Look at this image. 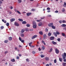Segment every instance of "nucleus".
I'll return each mask as SVG.
<instances>
[{
    "label": "nucleus",
    "instance_id": "0e129e2a",
    "mask_svg": "<svg viewBox=\"0 0 66 66\" xmlns=\"http://www.w3.org/2000/svg\"><path fill=\"white\" fill-rule=\"evenodd\" d=\"M19 56L20 57L21 56V54H19Z\"/></svg>",
    "mask_w": 66,
    "mask_h": 66
},
{
    "label": "nucleus",
    "instance_id": "f704fd0d",
    "mask_svg": "<svg viewBox=\"0 0 66 66\" xmlns=\"http://www.w3.org/2000/svg\"><path fill=\"white\" fill-rule=\"evenodd\" d=\"M62 57L63 58V60L64 59H66V57L65 56H64V55L62 56Z\"/></svg>",
    "mask_w": 66,
    "mask_h": 66
},
{
    "label": "nucleus",
    "instance_id": "9b49d317",
    "mask_svg": "<svg viewBox=\"0 0 66 66\" xmlns=\"http://www.w3.org/2000/svg\"><path fill=\"white\" fill-rule=\"evenodd\" d=\"M11 61L12 62H15V60L14 59H13L11 60Z\"/></svg>",
    "mask_w": 66,
    "mask_h": 66
},
{
    "label": "nucleus",
    "instance_id": "393cba45",
    "mask_svg": "<svg viewBox=\"0 0 66 66\" xmlns=\"http://www.w3.org/2000/svg\"><path fill=\"white\" fill-rule=\"evenodd\" d=\"M61 34L62 36H64V37L65 36V34L64 33H62Z\"/></svg>",
    "mask_w": 66,
    "mask_h": 66
},
{
    "label": "nucleus",
    "instance_id": "4468645a",
    "mask_svg": "<svg viewBox=\"0 0 66 66\" xmlns=\"http://www.w3.org/2000/svg\"><path fill=\"white\" fill-rule=\"evenodd\" d=\"M53 34L54 35H55V37H57V35L56 34V32H54L53 33Z\"/></svg>",
    "mask_w": 66,
    "mask_h": 66
},
{
    "label": "nucleus",
    "instance_id": "a19ab883",
    "mask_svg": "<svg viewBox=\"0 0 66 66\" xmlns=\"http://www.w3.org/2000/svg\"><path fill=\"white\" fill-rule=\"evenodd\" d=\"M56 34H57V35H59L60 34V32L58 31L56 32Z\"/></svg>",
    "mask_w": 66,
    "mask_h": 66
},
{
    "label": "nucleus",
    "instance_id": "338daca9",
    "mask_svg": "<svg viewBox=\"0 0 66 66\" xmlns=\"http://www.w3.org/2000/svg\"><path fill=\"white\" fill-rule=\"evenodd\" d=\"M64 30H66V27H64L63 28Z\"/></svg>",
    "mask_w": 66,
    "mask_h": 66
},
{
    "label": "nucleus",
    "instance_id": "20e7f679",
    "mask_svg": "<svg viewBox=\"0 0 66 66\" xmlns=\"http://www.w3.org/2000/svg\"><path fill=\"white\" fill-rule=\"evenodd\" d=\"M37 37V35H34L31 38L32 39H34V38H36V37Z\"/></svg>",
    "mask_w": 66,
    "mask_h": 66
},
{
    "label": "nucleus",
    "instance_id": "f8f14e48",
    "mask_svg": "<svg viewBox=\"0 0 66 66\" xmlns=\"http://www.w3.org/2000/svg\"><path fill=\"white\" fill-rule=\"evenodd\" d=\"M9 42V40H5L4 41V42L5 43H7Z\"/></svg>",
    "mask_w": 66,
    "mask_h": 66
},
{
    "label": "nucleus",
    "instance_id": "0eeeda50",
    "mask_svg": "<svg viewBox=\"0 0 66 66\" xmlns=\"http://www.w3.org/2000/svg\"><path fill=\"white\" fill-rule=\"evenodd\" d=\"M31 13H27L26 15L28 16H29L31 15Z\"/></svg>",
    "mask_w": 66,
    "mask_h": 66
},
{
    "label": "nucleus",
    "instance_id": "c85d7f7f",
    "mask_svg": "<svg viewBox=\"0 0 66 66\" xmlns=\"http://www.w3.org/2000/svg\"><path fill=\"white\" fill-rule=\"evenodd\" d=\"M40 56L41 57H45V55H44L41 54L40 55Z\"/></svg>",
    "mask_w": 66,
    "mask_h": 66
},
{
    "label": "nucleus",
    "instance_id": "9d476101",
    "mask_svg": "<svg viewBox=\"0 0 66 66\" xmlns=\"http://www.w3.org/2000/svg\"><path fill=\"white\" fill-rule=\"evenodd\" d=\"M52 43L53 45H56V42H55L53 41H52Z\"/></svg>",
    "mask_w": 66,
    "mask_h": 66
},
{
    "label": "nucleus",
    "instance_id": "58836bf2",
    "mask_svg": "<svg viewBox=\"0 0 66 66\" xmlns=\"http://www.w3.org/2000/svg\"><path fill=\"white\" fill-rule=\"evenodd\" d=\"M25 31H29V29L28 28H25Z\"/></svg>",
    "mask_w": 66,
    "mask_h": 66
},
{
    "label": "nucleus",
    "instance_id": "13d9d810",
    "mask_svg": "<svg viewBox=\"0 0 66 66\" xmlns=\"http://www.w3.org/2000/svg\"><path fill=\"white\" fill-rule=\"evenodd\" d=\"M63 61L65 62H66V59H63Z\"/></svg>",
    "mask_w": 66,
    "mask_h": 66
},
{
    "label": "nucleus",
    "instance_id": "2f4dec72",
    "mask_svg": "<svg viewBox=\"0 0 66 66\" xmlns=\"http://www.w3.org/2000/svg\"><path fill=\"white\" fill-rule=\"evenodd\" d=\"M21 37H24V34H22L21 35Z\"/></svg>",
    "mask_w": 66,
    "mask_h": 66
},
{
    "label": "nucleus",
    "instance_id": "f257e3e1",
    "mask_svg": "<svg viewBox=\"0 0 66 66\" xmlns=\"http://www.w3.org/2000/svg\"><path fill=\"white\" fill-rule=\"evenodd\" d=\"M33 28H34V29H36L37 25L35 21H33Z\"/></svg>",
    "mask_w": 66,
    "mask_h": 66
},
{
    "label": "nucleus",
    "instance_id": "774afa93",
    "mask_svg": "<svg viewBox=\"0 0 66 66\" xmlns=\"http://www.w3.org/2000/svg\"><path fill=\"white\" fill-rule=\"evenodd\" d=\"M46 66H49V65L48 64H47L46 65Z\"/></svg>",
    "mask_w": 66,
    "mask_h": 66
},
{
    "label": "nucleus",
    "instance_id": "864d4df0",
    "mask_svg": "<svg viewBox=\"0 0 66 66\" xmlns=\"http://www.w3.org/2000/svg\"><path fill=\"white\" fill-rule=\"evenodd\" d=\"M60 23H62V20H60L59 21Z\"/></svg>",
    "mask_w": 66,
    "mask_h": 66
},
{
    "label": "nucleus",
    "instance_id": "473e14b6",
    "mask_svg": "<svg viewBox=\"0 0 66 66\" xmlns=\"http://www.w3.org/2000/svg\"><path fill=\"white\" fill-rule=\"evenodd\" d=\"M4 29V27L3 26H2L1 27V30H2Z\"/></svg>",
    "mask_w": 66,
    "mask_h": 66
},
{
    "label": "nucleus",
    "instance_id": "423d86ee",
    "mask_svg": "<svg viewBox=\"0 0 66 66\" xmlns=\"http://www.w3.org/2000/svg\"><path fill=\"white\" fill-rule=\"evenodd\" d=\"M14 24L15 26H17V27H18V26H19V24H18V23L17 22H15L14 23Z\"/></svg>",
    "mask_w": 66,
    "mask_h": 66
},
{
    "label": "nucleus",
    "instance_id": "ea45409f",
    "mask_svg": "<svg viewBox=\"0 0 66 66\" xmlns=\"http://www.w3.org/2000/svg\"><path fill=\"white\" fill-rule=\"evenodd\" d=\"M48 36H50L51 35V34L50 32H49L48 34Z\"/></svg>",
    "mask_w": 66,
    "mask_h": 66
},
{
    "label": "nucleus",
    "instance_id": "7ed1b4c3",
    "mask_svg": "<svg viewBox=\"0 0 66 66\" xmlns=\"http://www.w3.org/2000/svg\"><path fill=\"white\" fill-rule=\"evenodd\" d=\"M48 26L49 27H51L52 26H53V23H50L48 24Z\"/></svg>",
    "mask_w": 66,
    "mask_h": 66
},
{
    "label": "nucleus",
    "instance_id": "37998d69",
    "mask_svg": "<svg viewBox=\"0 0 66 66\" xmlns=\"http://www.w3.org/2000/svg\"><path fill=\"white\" fill-rule=\"evenodd\" d=\"M65 11V9H63L62 10V12H64Z\"/></svg>",
    "mask_w": 66,
    "mask_h": 66
},
{
    "label": "nucleus",
    "instance_id": "dca6fc26",
    "mask_svg": "<svg viewBox=\"0 0 66 66\" xmlns=\"http://www.w3.org/2000/svg\"><path fill=\"white\" fill-rule=\"evenodd\" d=\"M22 24H26L27 23V22L26 21H23L22 22Z\"/></svg>",
    "mask_w": 66,
    "mask_h": 66
},
{
    "label": "nucleus",
    "instance_id": "6e6552de",
    "mask_svg": "<svg viewBox=\"0 0 66 66\" xmlns=\"http://www.w3.org/2000/svg\"><path fill=\"white\" fill-rule=\"evenodd\" d=\"M10 20L11 21V22H13V21H15V19L14 18H12Z\"/></svg>",
    "mask_w": 66,
    "mask_h": 66
},
{
    "label": "nucleus",
    "instance_id": "5fc2aeb1",
    "mask_svg": "<svg viewBox=\"0 0 66 66\" xmlns=\"http://www.w3.org/2000/svg\"><path fill=\"white\" fill-rule=\"evenodd\" d=\"M59 12V11H58L57 10L55 11V13H57Z\"/></svg>",
    "mask_w": 66,
    "mask_h": 66
},
{
    "label": "nucleus",
    "instance_id": "cd10ccee",
    "mask_svg": "<svg viewBox=\"0 0 66 66\" xmlns=\"http://www.w3.org/2000/svg\"><path fill=\"white\" fill-rule=\"evenodd\" d=\"M52 50H53V49H52V48H51L50 50V51H49V52H52Z\"/></svg>",
    "mask_w": 66,
    "mask_h": 66
},
{
    "label": "nucleus",
    "instance_id": "ddd939ff",
    "mask_svg": "<svg viewBox=\"0 0 66 66\" xmlns=\"http://www.w3.org/2000/svg\"><path fill=\"white\" fill-rule=\"evenodd\" d=\"M45 59L46 61H49V57H45Z\"/></svg>",
    "mask_w": 66,
    "mask_h": 66
},
{
    "label": "nucleus",
    "instance_id": "e2e57ef3",
    "mask_svg": "<svg viewBox=\"0 0 66 66\" xmlns=\"http://www.w3.org/2000/svg\"><path fill=\"white\" fill-rule=\"evenodd\" d=\"M35 51H33L32 52V53L33 54H34V53H35Z\"/></svg>",
    "mask_w": 66,
    "mask_h": 66
},
{
    "label": "nucleus",
    "instance_id": "bb28decb",
    "mask_svg": "<svg viewBox=\"0 0 66 66\" xmlns=\"http://www.w3.org/2000/svg\"><path fill=\"white\" fill-rule=\"evenodd\" d=\"M45 48V46H42V50H44Z\"/></svg>",
    "mask_w": 66,
    "mask_h": 66
},
{
    "label": "nucleus",
    "instance_id": "6ab92c4d",
    "mask_svg": "<svg viewBox=\"0 0 66 66\" xmlns=\"http://www.w3.org/2000/svg\"><path fill=\"white\" fill-rule=\"evenodd\" d=\"M39 34H40V35H43V32L42 31H40L39 32Z\"/></svg>",
    "mask_w": 66,
    "mask_h": 66
},
{
    "label": "nucleus",
    "instance_id": "e433bc0d",
    "mask_svg": "<svg viewBox=\"0 0 66 66\" xmlns=\"http://www.w3.org/2000/svg\"><path fill=\"white\" fill-rule=\"evenodd\" d=\"M9 23H7L6 24V26H7V27H9Z\"/></svg>",
    "mask_w": 66,
    "mask_h": 66
},
{
    "label": "nucleus",
    "instance_id": "5701e85b",
    "mask_svg": "<svg viewBox=\"0 0 66 66\" xmlns=\"http://www.w3.org/2000/svg\"><path fill=\"white\" fill-rule=\"evenodd\" d=\"M25 31V30H24V29H22L21 30V32L24 33Z\"/></svg>",
    "mask_w": 66,
    "mask_h": 66
},
{
    "label": "nucleus",
    "instance_id": "f3484780",
    "mask_svg": "<svg viewBox=\"0 0 66 66\" xmlns=\"http://www.w3.org/2000/svg\"><path fill=\"white\" fill-rule=\"evenodd\" d=\"M59 60L60 62H62L63 61V59L61 58H59Z\"/></svg>",
    "mask_w": 66,
    "mask_h": 66
},
{
    "label": "nucleus",
    "instance_id": "4be33fe9",
    "mask_svg": "<svg viewBox=\"0 0 66 66\" xmlns=\"http://www.w3.org/2000/svg\"><path fill=\"white\" fill-rule=\"evenodd\" d=\"M26 26L27 27H30V25L28 24H27Z\"/></svg>",
    "mask_w": 66,
    "mask_h": 66
},
{
    "label": "nucleus",
    "instance_id": "79ce46f5",
    "mask_svg": "<svg viewBox=\"0 0 66 66\" xmlns=\"http://www.w3.org/2000/svg\"><path fill=\"white\" fill-rule=\"evenodd\" d=\"M48 29L47 28H46L45 29V32H48Z\"/></svg>",
    "mask_w": 66,
    "mask_h": 66
},
{
    "label": "nucleus",
    "instance_id": "69168bd1",
    "mask_svg": "<svg viewBox=\"0 0 66 66\" xmlns=\"http://www.w3.org/2000/svg\"><path fill=\"white\" fill-rule=\"evenodd\" d=\"M2 2L1 1H0V4H2Z\"/></svg>",
    "mask_w": 66,
    "mask_h": 66
},
{
    "label": "nucleus",
    "instance_id": "1a4fd4ad",
    "mask_svg": "<svg viewBox=\"0 0 66 66\" xmlns=\"http://www.w3.org/2000/svg\"><path fill=\"white\" fill-rule=\"evenodd\" d=\"M46 37H47V35H46L44 34L43 35V38H44V39H46Z\"/></svg>",
    "mask_w": 66,
    "mask_h": 66
},
{
    "label": "nucleus",
    "instance_id": "4c0bfd02",
    "mask_svg": "<svg viewBox=\"0 0 66 66\" xmlns=\"http://www.w3.org/2000/svg\"><path fill=\"white\" fill-rule=\"evenodd\" d=\"M57 40L58 42H60L61 41V39L60 38H58L57 39Z\"/></svg>",
    "mask_w": 66,
    "mask_h": 66
},
{
    "label": "nucleus",
    "instance_id": "412c9836",
    "mask_svg": "<svg viewBox=\"0 0 66 66\" xmlns=\"http://www.w3.org/2000/svg\"><path fill=\"white\" fill-rule=\"evenodd\" d=\"M66 26V25H65V24H62L61 25V27H65Z\"/></svg>",
    "mask_w": 66,
    "mask_h": 66
},
{
    "label": "nucleus",
    "instance_id": "49530a36",
    "mask_svg": "<svg viewBox=\"0 0 66 66\" xmlns=\"http://www.w3.org/2000/svg\"><path fill=\"white\" fill-rule=\"evenodd\" d=\"M19 39L20 41H21V40H22L21 38L20 37H19Z\"/></svg>",
    "mask_w": 66,
    "mask_h": 66
},
{
    "label": "nucleus",
    "instance_id": "aec40b11",
    "mask_svg": "<svg viewBox=\"0 0 66 66\" xmlns=\"http://www.w3.org/2000/svg\"><path fill=\"white\" fill-rule=\"evenodd\" d=\"M32 44V42H31L29 43V46L30 47H31V45Z\"/></svg>",
    "mask_w": 66,
    "mask_h": 66
},
{
    "label": "nucleus",
    "instance_id": "603ef678",
    "mask_svg": "<svg viewBox=\"0 0 66 66\" xmlns=\"http://www.w3.org/2000/svg\"><path fill=\"white\" fill-rule=\"evenodd\" d=\"M41 19H44L45 18V17H41Z\"/></svg>",
    "mask_w": 66,
    "mask_h": 66
},
{
    "label": "nucleus",
    "instance_id": "c9c22d12",
    "mask_svg": "<svg viewBox=\"0 0 66 66\" xmlns=\"http://www.w3.org/2000/svg\"><path fill=\"white\" fill-rule=\"evenodd\" d=\"M51 27H52V28L53 29H55V26H53V25Z\"/></svg>",
    "mask_w": 66,
    "mask_h": 66
},
{
    "label": "nucleus",
    "instance_id": "680f3d73",
    "mask_svg": "<svg viewBox=\"0 0 66 66\" xmlns=\"http://www.w3.org/2000/svg\"><path fill=\"white\" fill-rule=\"evenodd\" d=\"M26 61L27 62H29V59H26Z\"/></svg>",
    "mask_w": 66,
    "mask_h": 66
},
{
    "label": "nucleus",
    "instance_id": "c756f323",
    "mask_svg": "<svg viewBox=\"0 0 66 66\" xmlns=\"http://www.w3.org/2000/svg\"><path fill=\"white\" fill-rule=\"evenodd\" d=\"M18 1V3H21V2L22 0H17Z\"/></svg>",
    "mask_w": 66,
    "mask_h": 66
},
{
    "label": "nucleus",
    "instance_id": "052dcab7",
    "mask_svg": "<svg viewBox=\"0 0 66 66\" xmlns=\"http://www.w3.org/2000/svg\"><path fill=\"white\" fill-rule=\"evenodd\" d=\"M37 22H40V20H37Z\"/></svg>",
    "mask_w": 66,
    "mask_h": 66
},
{
    "label": "nucleus",
    "instance_id": "8fccbe9b",
    "mask_svg": "<svg viewBox=\"0 0 66 66\" xmlns=\"http://www.w3.org/2000/svg\"><path fill=\"white\" fill-rule=\"evenodd\" d=\"M63 55L66 57V53H64Z\"/></svg>",
    "mask_w": 66,
    "mask_h": 66
},
{
    "label": "nucleus",
    "instance_id": "09e8293b",
    "mask_svg": "<svg viewBox=\"0 0 66 66\" xmlns=\"http://www.w3.org/2000/svg\"><path fill=\"white\" fill-rule=\"evenodd\" d=\"M17 12L19 14H21V13H20V12L19 11H17Z\"/></svg>",
    "mask_w": 66,
    "mask_h": 66
},
{
    "label": "nucleus",
    "instance_id": "3c124183",
    "mask_svg": "<svg viewBox=\"0 0 66 66\" xmlns=\"http://www.w3.org/2000/svg\"><path fill=\"white\" fill-rule=\"evenodd\" d=\"M62 23H66V21H65V20H63L62 21Z\"/></svg>",
    "mask_w": 66,
    "mask_h": 66
},
{
    "label": "nucleus",
    "instance_id": "2eb2a0df",
    "mask_svg": "<svg viewBox=\"0 0 66 66\" xmlns=\"http://www.w3.org/2000/svg\"><path fill=\"white\" fill-rule=\"evenodd\" d=\"M9 40L11 41V40H12V37H9Z\"/></svg>",
    "mask_w": 66,
    "mask_h": 66
},
{
    "label": "nucleus",
    "instance_id": "b1692460",
    "mask_svg": "<svg viewBox=\"0 0 66 66\" xmlns=\"http://www.w3.org/2000/svg\"><path fill=\"white\" fill-rule=\"evenodd\" d=\"M63 6L64 7H66V3L65 2L64 3V4L63 5Z\"/></svg>",
    "mask_w": 66,
    "mask_h": 66
},
{
    "label": "nucleus",
    "instance_id": "bf43d9fd",
    "mask_svg": "<svg viewBox=\"0 0 66 66\" xmlns=\"http://www.w3.org/2000/svg\"><path fill=\"white\" fill-rule=\"evenodd\" d=\"M35 11V9H31L32 11Z\"/></svg>",
    "mask_w": 66,
    "mask_h": 66
},
{
    "label": "nucleus",
    "instance_id": "f03ea898",
    "mask_svg": "<svg viewBox=\"0 0 66 66\" xmlns=\"http://www.w3.org/2000/svg\"><path fill=\"white\" fill-rule=\"evenodd\" d=\"M55 52L56 54H59V50L57 48H55Z\"/></svg>",
    "mask_w": 66,
    "mask_h": 66
},
{
    "label": "nucleus",
    "instance_id": "72a5a7b5",
    "mask_svg": "<svg viewBox=\"0 0 66 66\" xmlns=\"http://www.w3.org/2000/svg\"><path fill=\"white\" fill-rule=\"evenodd\" d=\"M42 42L43 44L44 45H46V44L45 42V41H44L43 40H42Z\"/></svg>",
    "mask_w": 66,
    "mask_h": 66
},
{
    "label": "nucleus",
    "instance_id": "7c9ffc66",
    "mask_svg": "<svg viewBox=\"0 0 66 66\" xmlns=\"http://www.w3.org/2000/svg\"><path fill=\"white\" fill-rule=\"evenodd\" d=\"M18 20L20 21H23V20L21 19H19Z\"/></svg>",
    "mask_w": 66,
    "mask_h": 66
},
{
    "label": "nucleus",
    "instance_id": "c03bdc74",
    "mask_svg": "<svg viewBox=\"0 0 66 66\" xmlns=\"http://www.w3.org/2000/svg\"><path fill=\"white\" fill-rule=\"evenodd\" d=\"M21 42L22 43H24V40H21Z\"/></svg>",
    "mask_w": 66,
    "mask_h": 66
},
{
    "label": "nucleus",
    "instance_id": "6e6d98bb",
    "mask_svg": "<svg viewBox=\"0 0 66 66\" xmlns=\"http://www.w3.org/2000/svg\"><path fill=\"white\" fill-rule=\"evenodd\" d=\"M29 31H33V29H29Z\"/></svg>",
    "mask_w": 66,
    "mask_h": 66
},
{
    "label": "nucleus",
    "instance_id": "a878e982",
    "mask_svg": "<svg viewBox=\"0 0 66 66\" xmlns=\"http://www.w3.org/2000/svg\"><path fill=\"white\" fill-rule=\"evenodd\" d=\"M62 64L63 65V66H66V63L63 62L62 63Z\"/></svg>",
    "mask_w": 66,
    "mask_h": 66
},
{
    "label": "nucleus",
    "instance_id": "4d7b16f0",
    "mask_svg": "<svg viewBox=\"0 0 66 66\" xmlns=\"http://www.w3.org/2000/svg\"><path fill=\"white\" fill-rule=\"evenodd\" d=\"M50 9L49 7H48L47 8V10H50Z\"/></svg>",
    "mask_w": 66,
    "mask_h": 66
},
{
    "label": "nucleus",
    "instance_id": "de8ad7c7",
    "mask_svg": "<svg viewBox=\"0 0 66 66\" xmlns=\"http://www.w3.org/2000/svg\"><path fill=\"white\" fill-rule=\"evenodd\" d=\"M16 59L17 60H19V57L18 56L16 57Z\"/></svg>",
    "mask_w": 66,
    "mask_h": 66
},
{
    "label": "nucleus",
    "instance_id": "a211bd4d",
    "mask_svg": "<svg viewBox=\"0 0 66 66\" xmlns=\"http://www.w3.org/2000/svg\"><path fill=\"white\" fill-rule=\"evenodd\" d=\"M42 25V22H40L38 24V26L40 27V26H41Z\"/></svg>",
    "mask_w": 66,
    "mask_h": 66
},
{
    "label": "nucleus",
    "instance_id": "a18cd8bd",
    "mask_svg": "<svg viewBox=\"0 0 66 66\" xmlns=\"http://www.w3.org/2000/svg\"><path fill=\"white\" fill-rule=\"evenodd\" d=\"M54 63H56V60L55 59L54 60Z\"/></svg>",
    "mask_w": 66,
    "mask_h": 66
},
{
    "label": "nucleus",
    "instance_id": "39448f33",
    "mask_svg": "<svg viewBox=\"0 0 66 66\" xmlns=\"http://www.w3.org/2000/svg\"><path fill=\"white\" fill-rule=\"evenodd\" d=\"M54 39V37L52 36L50 38V40H53Z\"/></svg>",
    "mask_w": 66,
    "mask_h": 66
}]
</instances>
